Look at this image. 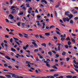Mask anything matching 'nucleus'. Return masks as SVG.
Wrapping results in <instances>:
<instances>
[{
    "instance_id": "1",
    "label": "nucleus",
    "mask_w": 78,
    "mask_h": 78,
    "mask_svg": "<svg viewBox=\"0 0 78 78\" xmlns=\"http://www.w3.org/2000/svg\"><path fill=\"white\" fill-rule=\"evenodd\" d=\"M63 22H69V20H70V19H69L68 17H66V18H63Z\"/></svg>"
},
{
    "instance_id": "2",
    "label": "nucleus",
    "mask_w": 78,
    "mask_h": 78,
    "mask_svg": "<svg viewBox=\"0 0 78 78\" xmlns=\"http://www.w3.org/2000/svg\"><path fill=\"white\" fill-rule=\"evenodd\" d=\"M58 64H55V65H54L53 66H52V68L54 69H58V68L56 67V66H58Z\"/></svg>"
},
{
    "instance_id": "3",
    "label": "nucleus",
    "mask_w": 78,
    "mask_h": 78,
    "mask_svg": "<svg viewBox=\"0 0 78 78\" xmlns=\"http://www.w3.org/2000/svg\"><path fill=\"white\" fill-rule=\"evenodd\" d=\"M58 51H60L61 50L60 47H61V44L60 43H58Z\"/></svg>"
},
{
    "instance_id": "4",
    "label": "nucleus",
    "mask_w": 78,
    "mask_h": 78,
    "mask_svg": "<svg viewBox=\"0 0 78 78\" xmlns=\"http://www.w3.org/2000/svg\"><path fill=\"white\" fill-rule=\"evenodd\" d=\"M32 44H33V45H34L35 47L36 48H37V47L38 46L37 44H36V43L34 42H32Z\"/></svg>"
},
{
    "instance_id": "5",
    "label": "nucleus",
    "mask_w": 78,
    "mask_h": 78,
    "mask_svg": "<svg viewBox=\"0 0 78 78\" xmlns=\"http://www.w3.org/2000/svg\"><path fill=\"white\" fill-rule=\"evenodd\" d=\"M9 16L10 17V19L11 20H12V19H14V16H12V14H10L9 15Z\"/></svg>"
},
{
    "instance_id": "6",
    "label": "nucleus",
    "mask_w": 78,
    "mask_h": 78,
    "mask_svg": "<svg viewBox=\"0 0 78 78\" xmlns=\"http://www.w3.org/2000/svg\"><path fill=\"white\" fill-rule=\"evenodd\" d=\"M70 14V12H65V15L66 16H67L68 17L69 16Z\"/></svg>"
},
{
    "instance_id": "7",
    "label": "nucleus",
    "mask_w": 78,
    "mask_h": 78,
    "mask_svg": "<svg viewBox=\"0 0 78 78\" xmlns=\"http://www.w3.org/2000/svg\"><path fill=\"white\" fill-rule=\"evenodd\" d=\"M69 17V19H72V18H73V15L72 14H70V15H69L68 16Z\"/></svg>"
},
{
    "instance_id": "8",
    "label": "nucleus",
    "mask_w": 78,
    "mask_h": 78,
    "mask_svg": "<svg viewBox=\"0 0 78 78\" xmlns=\"http://www.w3.org/2000/svg\"><path fill=\"white\" fill-rule=\"evenodd\" d=\"M41 2L42 3H44L45 4H47V1L45 0H42L41 1Z\"/></svg>"
},
{
    "instance_id": "9",
    "label": "nucleus",
    "mask_w": 78,
    "mask_h": 78,
    "mask_svg": "<svg viewBox=\"0 0 78 78\" xmlns=\"http://www.w3.org/2000/svg\"><path fill=\"white\" fill-rule=\"evenodd\" d=\"M5 58H6L7 59H8V60H10L11 59V58L10 57L7 55H6L5 56Z\"/></svg>"
},
{
    "instance_id": "10",
    "label": "nucleus",
    "mask_w": 78,
    "mask_h": 78,
    "mask_svg": "<svg viewBox=\"0 0 78 78\" xmlns=\"http://www.w3.org/2000/svg\"><path fill=\"white\" fill-rule=\"evenodd\" d=\"M16 55L19 56V57H22V58H24V56L23 55H20L18 54H16Z\"/></svg>"
},
{
    "instance_id": "11",
    "label": "nucleus",
    "mask_w": 78,
    "mask_h": 78,
    "mask_svg": "<svg viewBox=\"0 0 78 78\" xmlns=\"http://www.w3.org/2000/svg\"><path fill=\"white\" fill-rule=\"evenodd\" d=\"M49 71L51 72H56V70L55 69H51L49 70Z\"/></svg>"
},
{
    "instance_id": "12",
    "label": "nucleus",
    "mask_w": 78,
    "mask_h": 78,
    "mask_svg": "<svg viewBox=\"0 0 78 78\" xmlns=\"http://www.w3.org/2000/svg\"><path fill=\"white\" fill-rule=\"evenodd\" d=\"M72 76H71V75H68V76H66V78H72Z\"/></svg>"
},
{
    "instance_id": "13",
    "label": "nucleus",
    "mask_w": 78,
    "mask_h": 78,
    "mask_svg": "<svg viewBox=\"0 0 78 78\" xmlns=\"http://www.w3.org/2000/svg\"><path fill=\"white\" fill-rule=\"evenodd\" d=\"M52 52L51 51H49L48 53V54L49 55H50V56H51V55H52Z\"/></svg>"
},
{
    "instance_id": "14",
    "label": "nucleus",
    "mask_w": 78,
    "mask_h": 78,
    "mask_svg": "<svg viewBox=\"0 0 78 78\" xmlns=\"http://www.w3.org/2000/svg\"><path fill=\"white\" fill-rule=\"evenodd\" d=\"M5 76L6 77H8V78H11V76L9 75L6 74L5 75Z\"/></svg>"
},
{
    "instance_id": "15",
    "label": "nucleus",
    "mask_w": 78,
    "mask_h": 78,
    "mask_svg": "<svg viewBox=\"0 0 78 78\" xmlns=\"http://www.w3.org/2000/svg\"><path fill=\"white\" fill-rule=\"evenodd\" d=\"M65 40L66 41H70V38L69 37H68L67 38H66Z\"/></svg>"
},
{
    "instance_id": "16",
    "label": "nucleus",
    "mask_w": 78,
    "mask_h": 78,
    "mask_svg": "<svg viewBox=\"0 0 78 78\" xmlns=\"http://www.w3.org/2000/svg\"><path fill=\"white\" fill-rule=\"evenodd\" d=\"M66 52H65L64 51H63V52L62 53V56L66 55Z\"/></svg>"
},
{
    "instance_id": "17",
    "label": "nucleus",
    "mask_w": 78,
    "mask_h": 78,
    "mask_svg": "<svg viewBox=\"0 0 78 78\" xmlns=\"http://www.w3.org/2000/svg\"><path fill=\"white\" fill-rule=\"evenodd\" d=\"M11 49L12 50V51H16V50L15 49H14V48H11Z\"/></svg>"
},
{
    "instance_id": "18",
    "label": "nucleus",
    "mask_w": 78,
    "mask_h": 78,
    "mask_svg": "<svg viewBox=\"0 0 78 78\" xmlns=\"http://www.w3.org/2000/svg\"><path fill=\"white\" fill-rule=\"evenodd\" d=\"M46 36H50V33H46L44 34Z\"/></svg>"
},
{
    "instance_id": "19",
    "label": "nucleus",
    "mask_w": 78,
    "mask_h": 78,
    "mask_svg": "<svg viewBox=\"0 0 78 78\" xmlns=\"http://www.w3.org/2000/svg\"><path fill=\"white\" fill-rule=\"evenodd\" d=\"M20 23H21L20 22H19L18 23H16V24L18 27H20Z\"/></svg>"
},
{
    "instance_id": "20",
    "label": "nucleus",
    "mask_w": 78,
    "mask_h": 78,
    "mask_svg": "<svg viewBox=\"0 0 78 78\" xmlns=\"http://www.w3.org/2000/svg\"><path fill=\"white\" fill-rule=\"evenodd\" d=\"M41 45L42 46H43L44 47H46V44L45 43L42 44Z\"/></svg>"
},
{
    "instance_id": "21",
    "label": "nucleus",
    "mask_w": 78,
    "mask_h": 78,
    "mask_svg": "<svg viewBox=\"0 0 78 78\" xmlns=\"http://www.w3.org/2000/svg\"><path fill=\"white\" fill-rule=\"evenodd\" d=\"M16 41V40H15V42H16V43L18 45H19V46L20 45V43H19V42Z\"/></svg>"
},
{
    "instance_id": "22",
    "label": "nucleus",
    "mask_w": 78,
    "mask_h": 78,
    "mask_svg": "<svg viewBox=\"0 0 78 78\" xmlns=\"http://www.w3.org/2000/svg\"><path fill=\"white\" fill-rule=\"evenodd\" d=\"M58 5H56L55 8H58V7H59V5H60V3H59V2H58Z\"/></svg>"
},
{
    "instance_id": "23",
    "label": "nucleus",
    "mask_w": 78,
    "mask_h": 78,
    "mask_svg": "<svg viewBox=\"0 0 78 78\" xmlns=\"http://www.w3.org/2000/svg\"><path fill=\"white\" fill-rule=\"evenodd\" d=\"M54 76V77H57V76H59V74H55L54 75H53Z\"/></svg>"
},
{
    "instance_id": "24",
    "label": "nucleus",
    "mask_w": 78,
    "mask_h": 78,
    "mask_svg": "<svg viewBox=\"0 0 78 78\" xmlns=\"http://www.w3.org/2000/svg\"><path fill=\"white\" fill-rule=\"evenodd\" d=\"M71 41H72L73 42V43H75L76 42L75 41V40L73 38H71Z\"/></svg>"
},
{
    "instance_id": "25",
    "label": "nucleus",
    "mask_w": 78,
    "mask_h": 78,
    "mask_svg": "<svg viewBox=\"0 0 78 78\" xmlns=\"http://www.w3.org/2000/svg\"><path fill=\"white\" fill-rule=\"evenodd\" d=\"M55 32L57 34H58V35H61V33H59V32L57 30L55 31Z\"/></svg>"
},
{
    "instance_id": "26",
    "label": "nucleus",
    "mask_w": 78,
    "mask_h": 78,
    "mask_svg": "<svg viewBox=\"0 0 78 78\" xmlns=\"http://www.w3.org/2000/svg\"><path fill=\"white\" fill-rule=\"evenodd\" d=\"M46 65L48 67H50L51 66L50 65H49L48 63H46Z\"/></svg>"
},
{
    "instance_id": "27",
    "label": "nucleus",
    "mask_w": 78,
    "mask_h": 78,
    "mask_svg": "<svg viewBox=\"0 0 78 78\" xmlns=\"http://www.w3.org/2000/svg\"><path fill=\"white\" fill-rule=\"evenodd\" d=\"M73 66L74 67H75V68H76V69H78V66L77 65H76L75 64H73Z\"/></svg>"
},
{
    "instance_id": "28",
    "label": "nucleus",
    "mask_w": 78,
    "mask_h": 78,
    "mask_svg": "<svg viewBox=\"0 0 78 78\" xmlns=\"http://www.w3.org/2000/svg\"><path fill=\"white\" fill-rule=\"evenodd\" d=\"M28 2H31V0H26V3H29Z\"/></svg>"
},
{
    "instance_id": "29",
    "label": "nucleus",
    "mask_w": 78,
    "mask_h": 78,
    "mask_svg": "<svg viewBox=\"0 0 78 78\" xmlns=\"http://www.w3.org/2000/svg\"><path fill=\"white\" fill-rule=\"evenodd\" d=\"M9 34H11V35H12V36H14V34L13 33H12V32H9Z\"/></svg>"
},
{
    "instance_id": "30",
    "label": "nucleus",
    "mask_w": 78,
    "mask_h": 78,
    "mask_svg": "<svg viewBox=\"0 0 78 78\" xmlns=\"http://www.w3.org/2000/svg\"><path fill=\"white\" fill-rule=\"evenodd\" d=\"M71 44H72V43H71L70 41H68V45H70Z\"/></svg>"
},
{
    "instance_id": "31",
    "label": "nucleus",
    "mask_w": 78,
    "mask_h": 78,
    "mask_svg": "<svg viewBox=\"0 0 78 78\" xmlns=\"http://www.w3.org/2000/svg\"><path fill=\"white\" fill-rule=\"evenodd\" d=\"M13 38L15 40H16V41H19V39L16 38H15L14 37H13Z\"/></svg>"
},
{
    "instance_id": "32",
    "label": "nucleus",
    "mask_w": 78,
    "mask_h": 78,
    "mask_svg": "<svg viewBox=\"0 0 78 78\" xmlns=\"http://www.w3.org/2000/svg\"><path fill=\"white\" fill-rule=\"evenodd\" d=\"M27 7L28 8H29V7H30V4H26Z\"/></svg>"
},
{
    "instance_id": "33",
    "label": "nucleus",
    "mask_w": 78,
    "mask_h": 78,
    "mask_svg": "<svg viewBox=\"0 0 78 78\" xmlns=\"http://www.w3.org/2000/svg\"><path fill=\"white\" fill-rule=\"evenodd\" d=\"M55 28V26H54L53 25L51 26H50V27L49 28H50V29H51V28Z\"/></svg>"
},
{
    "instance_id": "34",
    "label": "nucleus",
    "mask_w": 78,
    "mask_h": 78,
    "mask_svg": "<svg viewBox=\"0 0 78 78\" xmlns=\"http://www.w3.org/2000/svg\"><path fill=\"white\" fill-rule=\"evenodd\" d=\"M16 10H15V11H12L11 12V14H13L15 13H16Z\"/></svg>"
},
{
    "instance_id": "35",
    "label": "nucleus",
    "mask_w": 78,
    "mask_h": 78,
    "mask_svg": "<svg viewBox=\"0 0 78 78\" xmlns=\"http://www.w3.org/2000/svg\"><path fill=\"white\" fill-rule=\"evenodd\" d=\"M70 23L71 24H73V20H70Z\"/></svg>"
},
{
    "instance_id": "36",
    "label": "nucleus",
    "mask_w": 78,
    "mask_h": 78,
    "mask_svg": "<svg viewBox=\"0 0 78 78\" xmlns=\"http://www.w3.org/2000/svg\"><path fill=\"white\" fill-rule=\"evenodd\" d=\"M61 41H64L65 40V38H62L61 39Z\"/></svg>"
},
{
    "instance_id": "37",
    "label": "nucleus",
    "mask_w": 78,
    "mask_h": 78,
    "mask_svg": "<svg viewBox=\"0 0 78 78\" xmlns=\"http://www.w3.org/2000/svg\"><path fill=\"white\" fill-rule=\"evenodd\" d=\"M70 60V58L67 57L66 58V61H69Z\"/></svg>"
},
{
    "instance_id": "38",
    "label": "nucleus",
    "mask_w": 78,
    "mask_h": 78,
    "mask_svg": "<svg viewBox=\"0 0 78 78\" xmlns=\"http://www.w3.org/2000/svg\"><path fill=\"white\" fill-rule=\"evenodd\" d=\"M12 77H16V75L15 74L13 73V75L12 76Z\"/></svg>"
},
{
    "instance_id": "39",
    "label": "nucleus",
    "mask_w": 78,
    "mask_h": 78,
    "mask_svg": "<svg viewBox=\"0 0 78 78\" xmlns=\"http://www.w3.org/2000/svg\"><path fill=\"white\" fill-rule=\"evenodd\" d=\"M10 42L11 43H12V38H11L10 39Z\"/></svg>"
},
{
    "instance_id": "40",
    "label": "nucleus",
    "mask_w": 78,
    "mask_h": 78,
    "mask_svg": "<svg viewBox=\"0 0 78 78\" xmlns=\"http://www.w3.org/2000/svg\"><path fill=\"white\" fill-rule=\"evenodd\" d=\"M15 78H23V77L22 76H18L16 77H15Z\"/></svg>"
},
{
    "instance_id": "41",
    "label": "nucleus",
    "mask_w": 78,
    "mask_h": 78,
    "mask_svg": "<svg viewBox=\"0 0 78 78\" xmlns=\"http://www.w3.org/2000/svg\"><path fill=\"white\" fill-rule=\"evenodd\" d=\"M65 59L64 58H60L59 60L60 61H62V60H65Z\"/></svg>"
},
{
    "instance_id": "42",
    "label": "nucleus",
    "mask_w": 78,
    "mask_h": 78,
    "mask_svg": "<svg viewBox=\"0 0 78 78\" xmlns=\"http://www.w3.org/2000/svg\"><path fill=\"white\" fill-rule=\"evenodd\" d=\"M18 34L20 37H22V36H23V35H22L21 34L19 33Z\"/></svg>"
},
{
    "instance_id": "43",
    "label": "nucleus",
    "mask_w": 78,
    "mask_h": 78,
    "mask_svg": "<svg viewBox=\"0 0 78 78\" xmlns=\"http://www.w3.org/2000/svg\"><path fill=\"white\" fill-rule=\"evenodd\" d=\"M5 37L6 38H9V36L7 35H5Z\"/></svg>"
},
{
    "instance_id": "44",
    "label": "nucleus",
    "mask_w": 78,
    "mask_h": 78,
    "mask_svg": "<svg viewBox=\"0 0 78 78\" xmlns=\"http://www.w3.org/2000/svg\"><path fill=\"white\" fill-rule=\"evenodd\" d=\"M55 56L57 57V58H58L59 56V55L58 54H56L55 55Z\"/></svg>"
},
{
    "instance_id": "45",
    "label": "nucleus",
    "mask_w": 78,
    "mask_h": 78,
    "mask_svg": "<svg viewBox=\"0 0 78 78\" xmlns=\"http://www.w3.org/2000/svg\"><path fill=\"white\" fill-rule=\"evenodd\" d=\"M15 8V6H12L11 7V9H14V8Z\"/></svg>"
},
{
    "instance_id": "46",
    "label": "nucleus",
    "mask_w": 78,
    "mask_h": 78,
    "mask_svg": "<svg viewBox=\"0 0 78 78\" xmlns=\"http://www.w3.org/2000/svg\"><path fill=\"white\" fill-rule=\"evenodd\" d=\"M39 51V49H36L34 50V52H36L37 51Z\"/></svg>"
},
{
    "instance_id": "47",
    "label": "nucleus",
    "mask_w": 78,
    "mask_h": 78,
    "mask_svg": "<svg viewBox=\"0 0 78 78\" xmlns=\"http://www.w3.org/2000/svg\"><path fill=\"white\" fill-rule=\"evenodd\" d=\"M35 12H36V13H37V14H38L39 13V12H38V11H37V9H36L35 11Z\"/></svg>"
},
{
    "instance_id": "48",
    "label": "nucleus",
    "mask_w": 78,
    "mask_h": 78,
    "mask_svg": "<svg viewBox=\"0 0 78 78\" xmlns=\"http://www.w3.org/2000/svg\"><path fill=\"white\" fill-rule=\"evenodd\" d=\"M74 20H77V19H78V17H76L74 18Z\"/></svg>"
},
{
    "instance_id": "49",
    "label": "nucleus",
    "mask_w": 78,
    "mask_h": 78,
    "mask_svg": "<svg viewBox=\"0 0 78 78\" xmlns=\"http://www.w3.org/2000/svg\"><path fill=\"white\" fill-rule=\"evenodd\" d=\"M35 36L36 37V38H37H37H39V37L38 35H35Z\"/></svg>"
},
{
    "instance_id": "50",
    "label": "nucleus",
    "mask_w": 78,
    "mask_h": 78,
    "mask_svg": "<svg viewBox=\"0 0 78 78\" xmlns=\"http://www.w3.org/2000/svg\"><path fill=\"white\" fill-rule=\"evenodd\" d=\"M65 47L66 48H68L69 47V46L67 45H65Z\"/></svg>"
},
{
    "instance_id": "51",
    "label": "nucleus",
    "mask_w": 78,
    "mask_h": 78,
    "mask_svg": "<svg viewBox=\"0 0 78 78\" xmlns=\"http://www.w3.org/2000/svg\"><path fill=\"white\" fill-rule=\"evenodd\" d=\"M71 34H72V36H76V34H73V33H72Z\"/></svg>"
},
{
    "instance_id": "52",
    "label": "nucleus",
    "mask_w": 78,
    "mask_h": 78,
    "mask_svg": "<svg viewBox=\"0 0 78 78\" xmlns=\"http://www.w3.org/2000/svg\"><path fill=\"white\" fill-rule=\"evenodd\" d=\"M23 50H27V48H26V47H25V46H23Z\"/></svg>"
},
{
    "instance_id": "53",
    "label": "nucleus",
    "mask_w": 78,
    "mask_h": 78,
    "mask_svg": "<svg viewBox=\"0 0 78 78\" xmlns=\"http://www.w3.org/2000/svg\"><path fill=\"white\" fill-rule=\"evenodd\" d=\"M54 38L55 40H57L58 39V38L56 37H54Z\"/></svg>"
},
{
    "instance_id": "54",
    "label": "nucleus",
    "mask_w": 78,
    "mask_h": 78,
    "mask_svg": "<svg viewBox=\"0 0 78 78\" xmlns=\"http://www.w3.org/2000/svg\"><path fill=\"white\" fill-rule=\"evenodd\" d=\"M5 21L6 22H9V20H8V19H5Z\"/></svg>"
},
{
    "instance_id": "55",
    "label": "nucleus",
    "mask_w": 78,
    "mask_h": 78,
    "mask_svg": "<svg viewBox=\"0 0 78 78\" xmlns=\"http://www.w3.org/2000/svg\"><path fill=\"white\" fill-rule=\"evenodd\" d=\"M59 21L61 23H63V21H62V20H60Z\"/></svg>"
},
{
    "instance_id": "56",
    "label": "nucleus",
    "mask_w": 78,
    "mask_h": 78,
    "mask_svg": "<svg viewBox=\"0 0 78 78\" xmlns=\"http://www.w3.org/2000/svg\"><path fill=\"white\" fill-rule=\"evenodd\" d=\"M10 5H12V0H10Z\"/></svg>"
},
{
    "instance_id": "57",
    "label": "nucleus",
    "mask_w": 78,
    "mask_h": 78,
    "mask_svg": "<svg viewBox=\"0 0 78 78\" xmlns=\"http://www.w3.org/2000/svg\"><path fill=\"white\" fill-rule=\"evenodd\" d=\"M8 67L9 69H12V66H8Z\"/></svg>"
},
{
    "instance_id": "58",
    "label": "nucleus",
    "mask_w": 78,
    "mask_h": 78,
    "mask_svg": "<svg viewBox=\"0 0 78 78\" xmlns=\"http://www.w3.org/2000/svg\"><path fill=\"white\" fill-rule=\"evenodd\" d=\"M26 63H27V64H30V62H28L27 61H26Z\"/></svg>"
},
{
    "instance_id": "59",
    "label": "nucleus",
    "mask_w": 78,
    "mask_h": 78,
    "mask_svg": "<svg viewBox=\"0 0 78 78\" xmlns=\"http://www.w3.org/2000/svg\"><path fill=\"white\" fill-rule=\"evenodd\" d=\"M23 12H21L20 14V16H22V15H23Z\"/></svg>"
},
{
    "instance_id": "60",
    "label": "nucleus",
    "mask_w": 78,
    "mask_h": 78,
    "mask_svg": "<svg viewBox=\"0 0 78 78\" xmlns=\"http://www.w3.org/2000/svg\"><path fill=\"white\" fill-rule=\"evenodd\" d=\"M78 12L77 11H75V12H73V14H76V13H77Z\"/></svg>"
},
{
    "instance_id": "61",
    "label": "nucleus",
    "mask_w": 78,
    "mask_h": 78,
    "mask_svg": "<svg viewBox=\"0 0 78 78\" xmlns=\"http://www.w3.org/2000/svg\"><path fill=\"white\" fill-rule=\"evenodd\" d=\"M74 70H75V71H76V72H78V70L76 69H75L74 68Z\"/></svg>"
},
{
    "instance_id": "62",
    "label": "nucleus",
    "mask_w": 78,
    "mask_h": 78,
    "mask_svg": "<svg viewBox=\"0 0 78 78\" xmlns=\"http://www.w3.org/2000/svg\"><path fill=\"white\" fill-rule=\"evenodd\" d=\"M0 78H6V77L3 76H0Z\"/></svg>"
},
{
    "instance_id": "63",
    "label": "nucleus",
    "mask_w": 78,
    "mask_h": 78,
    "mask_svg": "<svg viewBox=\"0 0 78 78\" xmlns=\"http://www.w3.org/2000/svg\"><path fill=\"white\" fill-rule=\"evenodd\" d=\"M50 78H55L54 76H50Z\"/></svg>"
},
{
    "instance_id": "64",
    "label": "nucleus",
    "mask_w": 78,
    "mask_h": 78,
    "mask_svg": "<svg viewBox=\"0 0 78 78\" xmlns=\"http://www.w3.org/2000/svg\"><path fill=\"white\" fill-rule=\"evenodd\" d=\"M35 78H42V77L37 76L35 77Z\"/></svg>"
}]
</instances>
